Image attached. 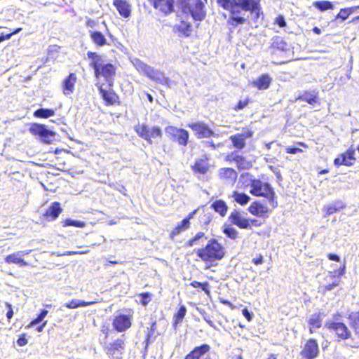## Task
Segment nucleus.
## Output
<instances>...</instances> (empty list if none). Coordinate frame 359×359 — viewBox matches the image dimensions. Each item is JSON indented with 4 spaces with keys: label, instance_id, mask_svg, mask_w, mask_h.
<instances>
[{
    "label": "nucleus",
    "instance_id": "7",
    "mask_svg": "<svg viewBox=\"0 0 359 359\" xmlns=\"http://www.w3.org/2000/svg\"><path fill=\"white\" fill-rule=\"evenodd\" d=\"M244 212L239 210H233L229 216V221L241 229H251L252 226L259 227L261 223L256 219H250L244 217Z\"/></svg>",
    "mask_w": 359,
    "mask_h": 359
},
{
    "label": "nucleus",
    "instance_id": "31",
    "mask_svg": "<svg viewBox=\"0 0 359 359\" xmlns=\"http://www.w3.org/2000/svg\"><path fill=\"white\" fill-rule=\"evenodd\" d=\"M48 313V311L47 310H46V309L41 310L40 313L38 314L36 318H35L34 319L30 321V323L27 325V328L34 327L37 324L41 323V324L39 326H38L37 328H36V330L39 332H41L43 330L44 327H46V325L47 324V320H44L43 321V319L47 316Z\"/></svg>",
    "mask_w": 359,
    "mask_h": 359
},
{
    "label": "nucleus",
    "instance_id": "19",
    "mask_svg": "<svg viewBox=\"0 0 359 359\" xmlns=\"http://www.w3.org/2000/svg\"><path fill=\"white\" fill-rule=\"evenodd\" d=\"M254 134L252 130L247 129L242 133H237L229 137L232 145L238 150H242L245 147V140L248 138H251Z\"/></svg>",
    "mask_w": 359,
    "mask_h": 359
},
{
    "label": "nucleus",
    "instance_id": "8",
    "mask_svg": "<svg viewBox=\"0 0 359 359\" xmlns=\"http://www.w3.org/2000/svg\"><path fill=\"white\" fill-rule=\"evenodd\" d=\"M133 309L127 310V313H117L112 319L111 325L115 331L119 333L125 332L133 325Z\"/></svg>",
    "mask_w": 359,
    "mask_h": 359
},
{
    "label": "nucleus",
    "instance_id": "47",
    "mask_svg": "<svg viewBox=\"0 0 359 359\" xmlns=\"http://www.w3.org/2000/svg\"><path fill=\"white\" fill-rule=\"evenodd\" d=\"M223 233L231 239H236L238 238V231L233 227L227 226L224 228Z\"/></svg>",
    "mask_w": 359,
    "mask_h": 359
},
{
    "label": "nucleus",
    "instance_id": "12",
    "mask_svg": "<svg viewBox=\"0 0 359 359\" xmlns=\"http://www.w3.org/2000/svg\"><path fill=\"white\" fill-rule=\"evenodd\" d=\"M320 353L318 341L314 338H309L303 344L299 352L302 359H315Z\"/></svg>",
    "mask_w": 359,
    "mask_h": 359
},
{
    "label": "nucleus",
    "instance_id": "46",
    "mask_svg": "<svg viewBox=\"0 0 359 359\" xmlns=\"http://www.w3.org/2000/svg\"><path fill=\"white\" fill-rule=\"evenodd\" d=\"M62 225L63 227L73 226L79 228H83L86 226V223L81 221H75L71 219H66L62 221Z\"/></svg>",
    "mask_w": 359,
    "mask_h": 359
},
{
    "label": "nucleus",
    "instance_id": "44",
    "mask_svg": "<svg viewBox=\"0 0 359 359\" xmlns=\"http://www.w3.org/2000/svg\"><path fill=\"white\" fill-rule=\"evenodd\" d=\"M313 6L320 11L332 10L334 8L332 3L327 0L315 1L313 3Z\"/></svg>",
    "mask_w": 359,
    "mask_h": 359
},
{
    "label": "nucleus",
    "instance_id": "26",
    "mask_svg": "<svg viewBox=\"0 0 359 359\" xmlns=\"http://www.w3.org/2000/svg\"><path fill=\"white\" fill-rule=\"evenodd\" d=\"M29 252L30 250L18 251L6 256L4 260L8 264H15L20 266H27L28 264L24 260L22 255H28Z\"/></svg>",
    "mask_w": 359,
    "mask_h": 359
},
{
    "label": "nucleus",
    "instance_id": "39",
    "mask_svg": "<svg viewBox=\"0 0 359 359\" xmlns=\"http://www.w3.org/2000/svg\"><path fill=\"white\" fill-rule=\"evenodd\" d=\"M201 238L205 239V234L203 231H198L192 238L187 241V242L184 243V246L187 248H191L194 245H199V241Z\"/></svg>",
    "mask_w": 359,
    "mask_h": 359
},
{
    "label": "nucleus",
    "instance_id": "40",
    "mask_svg": "<svg viewBox=\"0 0 359 359\" xmlns=\"http://www.w3.org/2000/svg\"><path fill=\"white\" fill-rule=\"evenodd\" d=\"M157 328V323L156 320H154L150 324V327L148 329L147 332L145 334V339L144 343L145 344V350L148 349V347L151 343V339L156 330Z\"/></svg>",
    "mask_w": 359,
    "mask_h": 359
},
{
    "label": "nucleus",
    "instance_id": "14",
    "mask_svg": "<svg viewBox=\"0 0 359 359\" xmlns=\"http://www.w3.org/2000/svg\"><path fill=\"white\" fill-rule=\"evenodd\" d=\"M148 3L163 15H168L174 11L175 0H147Z\"/></svg>",
    "mask_w": 359,
    "mask_h": 359
},
{
    "label": "nucleus",
    "instance_id": "11",
    "mask_svg": "<svg viewBox=\"0 0 359 359\" xmlns=\"http://www.w3.org/2000/svg\"><path fill=\"white\" fill-rule=\"evenodd\" d=\"M137 70L149 78L150 80L160 84H167L168 79L164 77V73L155 69L154 67L141 62L138 64Z\"/></svg>",
    "mask_w": 359,
    "mask_h": 359
},
{
    "label": "nucleus",
    "instance_id": "41",
    "mask_svg": "<svg viewBox=\"0 0 359 359\" xmlns=\"http://www.w3.org/2000/svg\"><path fill=\"white\" fill-rule=\"evenodd\" d=\"M94 303H95L94 302H85V301L77 300V299H73L70 300L69 302L65 303L64 304V306L67 309H76V308H78L80 306H87L91 305Z\"/></svg>",
    "mask_w": 359,
    "mask_h": 359
},
{
    "label": "nucleus",
    "instance_id": "32",
    "mask_svg": "<svg viewBox=\"0 0 359 359\" xmlns=\"http://www.w3.org/2000/svg\"><path fill=\"white\" fill-rule=\"evenodd\" d=\"M346 207V204L341 201H337L332 204L324 206L323 208V217H327L330 215H334Z\"/></svg>",
    "mask_w": 359,
    "mask_h": 359
},
{
    "label": "nucleus",
    "instance_id": "54",
    "mask_svg": "<svg viewBox=\"0 0 359 359\" xmlns=\"http://www.w3.org/2000/svg\"><path fill=\"white\" fill-rule=\"evenodd\" d=\"M303 149L295 147L294 146L288 147L285 149V153L288 154H296L298 153H302Z\"/></svg>",
    "mask_w": 359,
    "mask_h": 359
},
{
    "label": "nucleus",
    "instance_id": "51",
    "mask_svg": "<svg viewBox=\"0 0 359 359\" xmlns=\"http://www.w3.org/2000/svg\"><path fill=\"white\" fill-rule=\"evenodd\" d=\"M21 30H22V28L20 27V28H17V29H14L12 32H10V33H8L6 34L4 33H1L0 34V43H1L2 41H4L5 40H8V39H11L13 35L18 34Z\"/></svg>",
    "mask_w": 359,
    "mask_h": 359
},
{
    "label": "nucleus",
    "instance_id": "18",
    "mask_svg": "<svg viewBox=\"0 0 359 359\" xmlns=\"http://www.w3.org/2000/svg\"><path fill=\"white\" fill-rule=\"evenodd\" d=\"M29 130L32 135L41 137L46 142H49V139L55 135V133L47 129L44 125L36 123H32Z\"/></svg>",
    "mask_w": 359,
    "mask_h": 359
},
{
    "label": "nucleus",
    "instance_id": "34",
    "mask_svg": "<svg viewBox=\"0 0 359 359\" xmlns=\"http://www.w3.org/2000/svg\"><path fill=\"white\" fill-rule=\"evenodd\" d=\"M89 35L93 43L97 46L102 47L108 45L107 39L101 32L96 30L90 31Z\"/></svg>",
    "mask_w": 359,
    "mask_h": 359
},
{
    "label": "nucleus",
    "instance_id": "62",
    "mask_svg": "<svg viewBox=\"0 0 359 359\" xmlns=\"http://www.w3.org/2000/svg\"><path fill=\"white\" fill-rule=\"evenodd\" d=\"M346 9L348 10L350 15H351L353 13L357 11V7H355V6H351V7H348V8H346Z\"/></svg>",
    "mask_w": 359,
    "mask_h": 359
},
{
    "label": "nucleus",
    "instance_id": "33",
    "mask_svg": "<svg viewBox=\"0 0 359 359\" xmlns=\"http://www.w3.org/2000/svg\"><path fill=\"white\" fill-rule=\"evenodd\" d=\"M76 81L77 76L76 73H70L64 80L62 83V92L65 95H70L74 92Z\"/></svg>",
    "mask_w": 359,
    "mask_h": 359
},
{
    "label": "nucleus",
    "instance_id": "2",
    "mask_svg": "<svg viewBox=\"0 0 359 359\" xmlns=\"http://www.w3.org/2000/svg\"><path fill=\"white\" fill-rule=\"evenodd\" d=\"M349 319L352 332L346 323L340 321L327 320L325 323V327L332 334L337 341L349 339L351 347L359 348V311L356 313V316H350Z\"/></svg>",
    "mask_w": 359,
    "mask_h": 359
},
{
    "label": "nucleus",
    "instance_id": "16",
    "mask_svg": "<svg viewBox=\"0 0 359 359\" xmlns=\"http://www.w3.org/2000/svg\"><path fill=\"white\" fill-rule=\"evenodd\" d=\"M97 88L100 96L106 106H119L121 104L119 96L112 88L105 90L103 88L102 85H99Z\"/></svg>",
    "mask_w": 359,
    "mask_h": 359
},
{
    "label": "nucleus",
    "instance_id": "43",
    "mask_svg": "<svg viewBox=\"0 0 359 359\" xmlns=\"http://www.w3.org/2000/svg\"><path fill=\"white\" fill-rule=\"evenodd\" d=\"M55 115V110L53 109H39L34 112V116L40 118H48Z\"/></svg>",
    "mask_w": 359,
    "mask_h": 359
},
{
    "label": "nucleus",
    "instance_id": "29",
    "mask_svg": "<svg viewBox=\"0 0 359 359\" xmlns=\"http://www.w3.org/2000/svg\"><path fill=\"white\" fill-rule=\"evenodd\" d=\"M309 334H312L316 332V329H319L322 327L323 325V319L322 314L318 313H315L312 314L307 320Z\"/></svg>",
    "mask_w": 359,
    "mask_h": 359
},
{
    "label": "nucleus",
    "instance_id": "17",
    "mask_svg": "<svg viewBox=\"0 0 359 359\" xmlns=\"http://www.w3.org/2000/svg\"><path fill=\"white\" fill-rule=\"evenodd\" d=\"M224 160L226 162H234L236 168L240 170L248 169L252 166L251 163L245 157L239 154L237 151L228 154Z\"/></svg>",
    "mask_w": 359,
    "mask_h": 359
},
{
    "label": "nucleus",
    "instance_id": "38",
    "mask_svg": "<svg viewBox=\"0 0 359 359\" xmlns=\"http://www.w3.org/2000/svg\"><path fill=\"white\" fill-rule=\"evenodd\" d=\"M187 313V309L185 306L182 305L177 313H175L173 316V323L172 326L175 329L177 328L179 323H181L183 321L184 318L185 317Z\"/></svg>",
    "mask_w": 359,
    "mask_h": 359
},
{
    "label": "nucleus",
    "instance_id": "50",
    "mask_svg": "<svg viewBox=\"0 0 359 359\" xmlns=\"http://www.w3.org/2000/svg\"><path fill=\"white\" fill-rule=\"evenodd\" d=\"M350 15H351L349 14L346 8H344L340 9L339 12L336 15L335 19H340L341 20L344 21L348 19Z\"/></svg>",
    "mask_w": 359,
    "mask_h": 359
},
{
    "label": "nucleus",
    "instance_id": "49",
    "mask_svg": "<svg viewBox=\"0 0 359 359\" xmlns=\"http://www.w3.org/2000/svg\"><path fill=\"white\" fill-rule=\"evenodd\" d=\"M138 297L142 298L141 304L143 306H147L151 302L152 294L151 293L147 292L139 294Z\"/></svg>",
    "mask_w": 359,
    "mask_h": 359
},
{
    "label": "nucleus",
    "instance_id": "22",
    "mask_svg": "<svg viewBox=\"0 0 359 359\" xmlns=\"http://www.w3.org/2000/svg\"><path fill=\"white\" fill-rule=\"evenodd\" d=\"M211 349L208 344H203L200 346L194 347L184 358V359H204Z\"/></svg>",
    "mask_w": 359,
    "mask_h": 359
},
{
    "label": "nucleus",
    "instance_id": "9",
    "mask_svg": "<svg viewBox=\"0 0 359 359\" xmlns=\"http://www.w3.org/2000/svg\"><path fill=\"white\" fill-rule=\"evenodd\" d=\"M134 130L140 137L151 144L153 143V139H161L163 135L162 130L159 127L152 126L150 128L144 123L137 124L135 126Z\"/></svg>",
    "mask_w": 359,
    "mask_h": 359
},
{
    "label": "nucleus",
    "instance_id": "25",
    "mask_svg": "<svg viewBox=\"0 0 359 359\" xmlns=\"http://www.w3.org/2000/svg\"><path fill=\"white\" fill-rule=\"evenodd\" d=\"M272 83V78L267 74H260L255 80L251 82V86L259 90L268 89Z\"/></svg>",
    "mask_w": 359,
    "mask_h": 359
},
{
    "label": "nucleus",
    "instance_id": "1",
    "mask_svg": "<svg viewBox=\"0 0 359 359\" xmlns=\"http://www.w3.org/2000/svg\"><path fill=\"white\" fill-rule=\"evenodd\" d=\"M217 4L222 9L229 11V18L226 23L230 29L247 22L246 18L239 15L241 11L252 14L255 22L263 15L261 0H217Z\"/></svg>",
    "mask_w": 359,
    "mask_h": 359
},
{
    "label": "nucleus",
    "instance_id": "48",
    "mask_svg": "<svg viewBox=\"0 0 359 359\" xmlns=\"http://www.w3.org/2000/svg\"><path fill=\"white\" fill-rule=\"evenodd\" d=\"M250 101V100L248 97L245 98L243 100H239L238 103L233 107V109L236 111L242 110L248 105Z\"/></svg>",
    "mask_w": 359,
    "mask_h": 359
},
{
    "label": "nucleus",
    "instance_id": "4",
    "mask_svg": "<svg viewBox=\"0 0 359 359\" xmlns=\"http://www.w3.org/2000/svg\"><path fill=\"white\" fill-rule=\"evenodd\" d=\"M87 56L90 60L89 66L93 69L95 76L97 79L102 77L108 86L112 87L116 73V66L109 62L102 64V56L96 52L88 51Z\"/></svg>",
    "mask_w": 359,
    "mask_h": 359
},
{
    "label": "nucleus",
    "instance_id": "24",
    "mask_svg": "<svg viewBox=\"0 0 359 359\" xmlns=\"http://www.w3.org/2000/svg\"><path fill=\"white\" fill-rule=\"evenodd\" d=\"M209 158L207 155L203 158H198L194 163L191 165V168L196 174L205 175L209 170Z\"/></svg>",
    "mask_w": 359,
    "mask_h": 359
},
{
    "label": "nucleus",
    "instance_id": "36",
    "mask_svg": "<svg viewBox=\"0 0 359 359\" xmlns=\"http://www.w3.org/2000/svg\"><path fill=\"white\" fill-rule=\"evenodd\" d=\"M231 197L235 203L241 206L247 205L250 201V197L248 194L238 191H233Z\"/></svg>",
    "mask_w": 359,
    "mask_h": 359
},
{
    "label": "nucleus",
    "instance_id": "37",
    "mask_svg": "<svg viewBox=\"0 0 359 359\" xmlns=\"http://www.w3.org/2000/svg\"><path fill=\"white\" fill-rule=\"evenodd\" d=\"M190 227V222H188L187 220L184 219L178 224L175 227H174L170 233V238L173 239L176 236L181 233L182 231H186Z\"/></svg>",
    "mask_w": 359,
    "mask_h": 359
},
{
    "label": "nucleus",
    "instance_id": "52",
    "mask_svg": "<svg viewBox=\"0 0 359 359\" xmlns=\"http://www.w3.org/2000/svg\"><path fill=\"white\" fill-rule=\"evenodd\" d=\"M274 24L278 25L280 28H283L286 26L285 18L282 15H278L274 19Z\"/></svg>",
    "mask_w": 359,
    "mask_h": 359
},
{
    "label": "nucleus",
    "instance_id": "21",
    "mask_svg": "<svg viewBox=\"0 0 359 359\" xmlns=\"http://www.w3.org/2000/svg\"><path fill=\"white\" fill-rule=\"evenodd\" d=\"M295 100L304 101L311 106L320 104L319 93L316 90L312 91L304 90L295 98Z\"/></svg>",
    "mask_w": 359,
    "mask_h": 359
},
{
    "label": "nucleus",
    "instance_id": "23",
    "mask_svg": "<svg viewBox=\"0 0 359 359\" xmlns=\"http://www.w3.org/2000/svg\"><path fill=\"white\" fill-rule=\"evenodd\" d=\"M63 209L60 203L57 201L53 202L43 214V219L47 222L55 220L62 212Z\"/></svg>",
    "mask_w": 359,
    "mask_h": 359
},
{
    "label": "nucleus",
    "instance_id": "64",
    "mask_svg": "<svg viewBox=\"0 0 359 359\" xmlns=\"http://www.w3.org/2000/svg\"><path fill=\"white\" fill-rule=\"evenodd\" d=\"M312 31L316 34H320L321 33L320 29L318 28V27H313Z\"/></svg>",
    "mask_w": 359,
    "mask_h": 359
},
{
    "label": "nucleus",
    "instance_id": "13",
    "mask_svg": "<svg viewBox=\"0 0 359 359\" xmlns=\"http://www.w3.org/2000/svg\"><path fill=\"white\" fill-rule=\"evenodd\" d=\"M187 127L194 131L195 136L198 139L209 138L215 136L214 131L208 124L203 121L189 123L187 125Z\"/></svg>",
    "mask_w": 359,
    "mask_h": 359
},
{
    "label": "nucleus",
    "instance_id": "59",
    "mask_svg": "<svg viewBox=\"0 0 359 359\" xmlns=\"http://www.w3.org/2000/svg\"><path fill=\"white\" fill-rule=\"evenodd\" d=\"M101 332L104 334L106 339L108 338L110 330L107 325H103L101 327Z\"/></svg>",
    "mask_w": 359,
    "mask_h": 359
},
{
    "label": "nucleus",
    "instance_id": "58",
    "mask_svg": "<svg viewBox=\"0 0 359 359\" xmlns=\"http://www.w3.org/2000/svg\"><path fill=\"white\" fill-rule=\"evenodd\" d=\"M252 263L255 265H259L264 263V257L262 255H258L256 257L252 260Z\"/></svg>",
    "mask_w": 359,
    "mask_h": 359
},
{
    "label": "nucleus",
    "instance_id": "5",
    "mask_svg": "<svg viewBox=\"0 0 359 359\" xmlns=\"http://www.w3.org/2000/svg\"><path fill=\"white\" fill-rule=\"evenodd\" d=\"M250 193L256 197H263L268 200L274 206H277L275 201L276 194L273 189L268 182H264L259 179L252 178L250 180Z\"/></svg>",
    "mask_w": 359,
    "mask_h": 359
},
{
    "label": "nucleus",
    "instance_id": "20",
    "mask_svg": "<svg viewBox=\"0 0 359 359\" xmlns=\"http://www.w3.org/2000/svg\"><path fill=\"white\" fill-rule=\"evenodd\" d=\"M248 211L253 216L263 218L268 217L269 214L271 212L269 207L259 201H253L248 208Z\"/></svg>",
    "mask_w": 359,
    "mask_h": 359
},
{
    "label": "nucleus",
    "instance_id": "42",
    "mask_svg": "<svg viewBox=\"0 0 359 359\" xmlns=\"http://www.w3.org/2000/svg\"><path fill=\"white\" fill-rule=\"evenodd\" d=\"M177 30L182 34L183 37H189L191 33V25L189 22L182 20L177 25Z\"/></svg>",
    "mask_w": 359,
    "mask_h": 359
},
{
    "label": "nucleus",
    "instance_id": "27",
    "mask_svg": "<svg viewBox=\"0 0 359 359\" xmlns=\"http://www.w3.org/2000/svg\"><path fill=\"white\" fill-rule=\"evenodd\" d=\"M113 5L122 18H128L130 16L131 6L126 0H114Z\"/></svg>",
    "mask_w": 359,
    "mask_h": 359
},
{
    "label": "nucleus",
    "instance_id": "6",
    "mask_svg": "<svg viewBox=\"0 0 359 359\" xmlns=\"http://www.w3.org/2000/svg\"><path fill=\"white\" fill-rule=\"evenodd\" d=\"M207 0H195L193 4H189V0H179V4L184 12L190 13L196 21H201L205 19L206 11L205 5Z\"/></svg>",
    "mask_w": 359,
    "mask_h": 359
},
{
    "label": "nucleus",
    "instance_id": "55",
    "mask_svg": "<svg viewBox=\"0 0 359 359\" xmlns=\"http://www.w3.org/2000/svg\"><path fill=\"white\" fill-rule=\"evenodd\" d=\"M5 306L8 309V311L6 313V318H7L8 320L10 321L11 319L13 318V313H14L13 308H12V305L8 302H6Z\"/></svg>",
    "mask_w": 359,
    "mask_h": 359
},
{
    "label": "nucleus",
    "instance_id": "10",
    "mask_svg": "<svg viewBox=\"0 0 359 359\" xmlns=\"http://www.w3.org/2000/svg\"><path fill=\"white\" fill-rule=\"evenodd\" d=\"M165 130L171 141L177 142L180 146L185 147L188 144L189 134L187 130L169 126Z\"/></svg>",
    "mask_w": 359,
    "mask_h": 359
},
{
    "label": "nucleus",
    "instance_id": "15",
    "mask_svg": "<svg viewBox=\"0 0 359 359\" xmlns=\"http://www.w3.org/2000/svg\"><path fill=\"white\" fill-rule=\"evenodd\" d=\"M355 150L350 147L344 152L340 154L337 158H335L333 163L336 167L341 165L351 167L355 163Z\"/></svg>",
    "mask_w": 359,
    "mask_h": 359
},
{
    "label": "nucleus",
    "instance_id": "3",
    "mask_svg": "<svg viewBox=\"0 0 359 359\" xmlns=\"http://www.w3.org/2000/svg\"><path fill=\"white\" fill-rule=\"evenodd\" d=\"M195 253L202 262L210 266L224 257L226 249L217 239L212 238L203 247L196 249Z\"/></svg>",
    "mask_w": 359,
    "mask_h": 359
},
{
    "label": "nucleus",
    "instance_id": "28",
    "mask_svg": "<svg viewBox=\"0 0 359 359\" xmlns=\"http://www.w3.org/2000/svg\"><path fill=\"white\" fill-rule=\"evenodd\" d=\"M126 348V341L121 338H117L111 342L107 348V354L113 356L116 353H122Z\"/></svg>",
    "mask_w": 359,
    "mask_h": 359
},
{
    "label": "nucleus",
    "instance_id": "56",
    "mask_svg": "<svg viewBox=\"0 0 359 359\" xmlns=\"http://www.w3.org/2000/svg\"><path fill=\"white\" fill-rule=\"evenodd\" d=\"M242 313L245 316V318L248 320V321H251L252 319V313L249 311L247 308H244L242 310Z\"/></svg>",
    "mask_w": 359,
    "mask_h": 359
},
{
    "label": "nucleus",
    "instance_id": "61",
    "mask_svg": "<svg viewBox=\"0 0 359 359\" xmlns=\"http://www.w3.org/2000/svg\"><path fill=\"white\" fill-rule=\"evenodd\" d=\"M198 209L193 210L185 218H184V219L187 220L188 222H190V219L194 217V215L196 213Z\"/></svg>",
    "mask_w": 359,
    "mask_h": 359
},
{
    "label": "nucleus",
    "instance_id": "30",
    "mask_svg": "<svg viewBox=\"0 0 359 359\" xmlns=\"http://www.w3.org/2000/svg\"><path fill=\"white\" fill-rule=\"evenodd\" d=\"M218 175L220 180L234 183L238 177L236 171L231 168H222L219 170Z\"/></svg>",
    "mask_w": 359,
    "mask_h": 359
},
{
    "label": "nucleus",
    "instance_id": "45",
    "mask_svg": "<svg viewBox=\"0 0 359 359\" xmlns=\"http://www.w3.org/2000/svg\"><path fill=\"white\" fill-rule=\"evenodd\" d=\"M189 285L194 288H201L206 295H210V284L207 281L201 283L196 280H193L189 283Z\"/></svg>",
    "mask_w": 359,
    "mask_h": 359
},
{
    "label": "nucleus",
    "instance_id": "53",
    "mask_svg": "<svg viewBox=\"0 0 359 359\" xmlns=\"http://www.w3.org/2000/svg\"><path fill=\"white\" fill-rule=\"evenodd\" d=\"M26 336H27V334L25 333L21 334L20 335V337H18V339L16 341V343L18 346L22 347V346H25L27 344L28 341L26 338Z\"/></svg>",
    "mask_w": 359,
    "mask_h": 359
},
{
    "label": "nucleus",
    "instance_id": "35",
    "mask_svg": "<svg viewBox=\"0 0 359 359\" xmlns=\"http://www.w3.org/2000/svg\"><path fill=\"white\" fill-rule=\"evenodd\" d=\"M210 207L222 217L226 215L229 209L226 202L220 199L215 201Z\"/></svg>",
    "mask_w": 359,
    "mask_h": 359
},
{
    "label": "nucleus",
    "instance_id": "60",
    "mask_svg": "<svg viewBox=\"0 0 359 359\" xmlns=\"http://www.w3.org/2000/svg\"><path fill=\"white\" fill-rule=\"evenodd\" d=\"M327 258L331 260V261H334V262H339L340 261V258L339 257L336 255V254H333V253H330L327 255Z\"/></svg>",
    "mask_w": 359,
    "mask_h": 359
},
{
    "label": "nucleus",
    "instance_id": "63",
    "mask_svg": "<svg viewBox=\"0 0 359 359\" xmlns=\"http://www.w3.org/2000/svg\"><path fill=\"white\" fill-rule=\"evenodd\" d=\"M144 93H145L148 100L149 101V102H152L154 100L152 95L147 92H145Z\"/></svg>",
    "mask_w": 359,
    "mask_h": 359
},
{
    "label": "nucleus",
    "instance_id": "57",
    "mask_svg": "<svg viewBox=\"0 0 359 359\" xmlns=\"http://www.w3.org/2000/svg\"><path fill=\"white\" fill-rule=\"evenodd\" d=\"M98 23L97 20L91 19V18H87L86 21V26L88 27H95Z\"/></svg>",
    "mask_w": 359,
    "mask_h": 359
}]
</instances>
